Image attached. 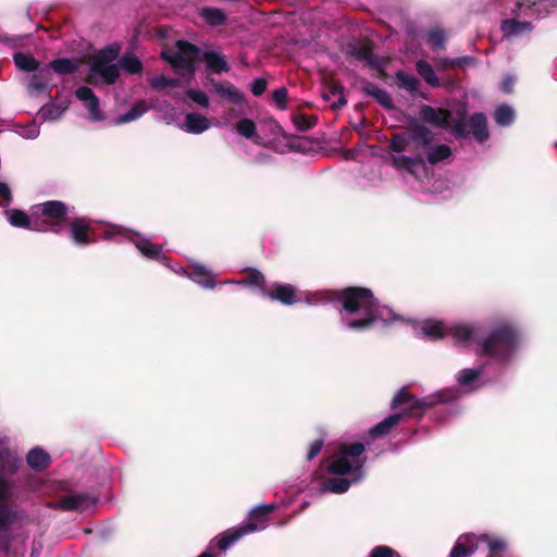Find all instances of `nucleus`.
<instances>
[{
    "label": "nucleus",
    "mask_w": 557,
    "mask_h": 557,
    "mask_svg": "<svg viewBox=\"0 0 557 557\" xmlns=\"http://www.w3.org/2000/svg\"><path fill=\"white\" fill-rule=\"evenodd\" d=\"M420 117L431 125L438 127H449L450 129L454 122L448 111L437 110L428 104L421 107Z\"/></svg>",
    "instance_id": "19"
},
{
    "label": "nucleus",
    "mask_w": 557,
    "mask_h": 557,
    "mask_svg": "<svg viewBox=\"0 0 557 557\" xmlns=\"http://www.w3.org/2000/svg\"><path fill=\"white\" fill-rule=\"evenodd\" d=\"M401 420L400 413H393L386 417L384 420L375 424L369 430V434L372 437H380L386 435L394 429Z\"/></svg>",
    "instance_id": "27"
},
{
    "label": "nucleus",
    "mask_w": 557,
    "mask_h": 557,
    "mask_svg": "<svg viewBox=\"0 0 557 557\" xmlns=\"http://www.w3.org/2000/svg\"><path fill=\"white\" fill-rule=\"evenodd\" d=\"M339 103H341V106H343V104H345V103H346V100H345L344 98H341V99H339Z\"/></svg>",
    "instance_id": "56"
},
{
    "label": "nucleus",
    "mask_w": 557,
    "mask_h": 557,
    "mask_svg": "<svg viewBox=\"0 0 557 557\" xmlns=\"http://www.w3.org/2000/svg\"><path fill=\"white\" fill-rule=\"evenodd\" d=\"M237 283L258 287L265 297L272 300H278L284 305H293L297 301L295 288L292 285L274 284L270 289H267L265 278L263 274L258 271L250 272L246 280Z\"/></svg>",
    "instance_id": "10"
},
{
    "label": "nucleus",
    "mask_w": 557,
    "mask_h": 557,
    "mask_svg": "<svg viewBox=\"0 0 557 557\" xmlns=\"http://www.w3.org/2000/svg\"><path fill=\"white\" fill-rule=\"evenodd\" d=\"M322 446H323V442L322 441H315L313 442L311 445H310V448H309V451H308V455H307V458L309 460L313 459L317 455H319V453L321 451L322 449Z\"/></svg>",
    "instance_id": "53"
},
{
    "label": "nucleus",
    "mask_w": 557,
    "mask_h": 557,
    "mask_svg": "<svg viewBox=\"0 0 557 557\" xmlns=\"http://www.w3.org/2000/svg\"><path fill=\"white\" fill-rule=\"evenodd\" d=\"M267 86V81L258 77L251 82L250 89L255 96H261L265 91Z\"/></svg>",
    "instance_id": "50"
},
{
    "label": "nucleus",
    "mask_w": 557,
    "mask_h": 557,
    "mask_svg": "<svg viewBox=\"0 0 557 557\" xmlns=\"http://www.w3.org/2000/svg\"><path fill=\"white\" fill-rule=\"evenodd\" d=\"M466 110L458 121H454L451 133L456 138H469L472 136L476 141L483 143L487 140L490 134L487 129V120L484 113H474L468 121H465Z\"/></svg>",
    "instance_id": "11"
},
{
    "label": "nucleus",
    "mask_w": 557,
    "mask_h": 557,
    "mask_svg": "<svg viewBox=\"0 0 557 557\" xmlns=\"http://www.w3.org/2000/svg\"><path fill=\"white\" fill-rule=\"evenodd\" d=\"M211 126L210 121L198 113H187L181 128L190 134H201L209 129Z\"/></svg>",
    "instance_id": "23"
},
{
    "label": "nucleus",
    "mask_w": 557,
    "mask_h": 557,
    "mask_svg": "<svg viewBox=\"0 0 557 557\" xmlns=\"http://www.w3.org/2000/svg\"><path fill=\"white\" fill-rule=\"evenodd\" d=\"M484 371V366H480L475 369H463L457 375L458 384L462 387H468L469 391H474L481 386L479 381Z\"/></svg>",
    "instance_id": "25"
},
{
    "label": "nucleus",
    "mask_w": 557,
    "mask_h": 557,
    "mask_svg": "<svg viewBox=\"0 0 557 557\" xmlns=\"http://www.w3.org/2000/svg\"><path fill=\"white\" fill-rule=\"evenodd\" d=\"M186 95L188 96V98L190 100H193L195 103L199 104L201 108L209 107V98L205 91H202L200 89L189 88L186 90Z\"/></svg>",
    "instance_id": "45"
},
{
    "label": "nucleus",
    "mask_w": 557,
    "mask_h": 557,
    "mask_svg": "<svg viewBox=\"0 0 557 557\" xmlns=\"http://www.w3.org/2000/svg\"><path fill=\"white\" fill-rule=\"evenodd\" d=\"M419 333L430 339L442 338L449 334L457 345L463 347H469L478 343L480 346V355L488 356L498 361L509 359L519 341L517 331L509 325L497 327L483 341H480V327L466 323H457L447 326L441 321L429 320L423 323Z\"/></svg>",
    "instance_id": "1"
},
{
    "label": "nucleus",
    "mask_w": 557,
    "mask_h": 557,
    "mask_svg": "<svg viewBox=\"0 0 557 557\" xmlns=\"http://www.w3.org/2000/svg\"><path fill=\"white\" fill-rule=\"evenodd\" d=\"M338 300L343 306L341 322L349 330L363 331L377 321L386 324L401 319L388 307L380 306L368 288L348 287L338 295Z\"/></svg>",
    "instance_id": "2"
},
{
    "label": "nucleus",
    "mask_w": 557,
    "mask_h": 557,
    "mask_svg": "<svg viewBox=\"0 0 557 557\" xmlns=\"http://www.w3.org/2000/svg\"><path fill=\"white\" fill-rule=\"evenodd\" d=\"M28 466L36 470H44L50 465V456L41 448H33L26 457Z\"/></svg>",
    "instance_id": "29"
},
{
    "label": "nucleus",
    "mask_w": 557,
    "mask_h": 557,
    "mask_svg": "<svg viewBox=\"0 0 557 557\" xmlns=\"http://www.w3.org/2000/svg\"><path fill=\"white\" fill-rule=\"evenodd\" d=\"M14 512L5 505H0V552L5 550L10 541V529L14 521Z\"/></svg>",
    "instance_id": "22"
},
{
    "label": "nucleus",
    "mask_w": 557,
    "mask_h": 557,
    "mask_svg": "<svg viewBox=\"0 0 557 557\" xmlns=\"http://www.w3.org/2000/svg\"><path fill=\"white\" fill-rule=\"evenodd\" d=\"M480 544H486L491 555L504 553L507 548V543L502 539H490L487 535L463 534L458 537L448 557H470L476 553Z\"/></svg>",
    "instance_id": "9"
},
{
    "label": "nucleus",
    "mask_w": 557,
    "mask_h": 557,
    "mask_svg": "<svg viewBox=\"0 0 557 557\" xmlns=\"http://www.w3.org/2000/svg\"><path fill=\"white\" fill-rule=\"evenodd\" d=\"M35 73L29 77L27 89L32 95L45 94L54 86L52 82V73L50 67L46 65L34 71Z\"/></svg>",
    "instance_id": "16"
},
{
    "label": "nucleus",
    "mask_w": 557,
    "mask_h": 557,
    "mask_svg": "<svg viewBox=\"0 0 557 557\" xmlns=\"http://www.w3.org/2000/svg\"><path fill=\"white\" fill-rule=\"evenodd\" d=\"M148 110L144 100L137 101L128 111L115 117V124H124L143 116Z\"/></svg>",
    "instance_id": "31"
},
{
    "label": "nucleus",
    "mask_w": 557,
    "mask_h": 557,
    "mask_svg": "<svg viewBox=\"0 0 557 557\" xmlns=\"http://www.w3.org/2000/svg\"><path fill=\"white\" fill-rule=\"evenodd\" d=\"M149 84L154 90H163L166 87H178L181 85L180 78L166 77L162 74L149 78Z\"/></svg>",
    "instance_id": "37"
},
{
    "label": "nucleus",
    "mask_w": 557,
    "mask_h": 557,
    "mask_svg": "<svg viewBox=\"0 0 557 557\" xmlns=\"http://www.w3.org/2000/svg\"><path fill=\"white\" fill-rule=\"evenodd\" d=\"M393 163L397 169L406 170L417 177L419 172H425V163L421 154L394 157Z\"/></svg>",
    "instance_id": "21"
},
{
    "label": "nucleus",
    "mask_w": 557,
    "mask_h": 557,
    "mask_svg": "<svg viewBox=\"0 0 557 557\" xmlns=\"http://www.w3.org/2000/svg\"><path fill=\"white\" fill-rule=\"evenodd\" d=\"M101 228L103 232V238L110 240L122 242L124 239H128L133 242L136 248L147 258L150 259H163L162 257V246L152 244L150 239L141 236L138 233H135L129 230H125L120 225L114 224H101Z\"/></svg>",
    "instance_id": "8"
},
{
    "label": "nucleus",
    "mask_w": 557,
    "mask_h": 557,
    "mask_svg": "<svg viewBox=\"0 0 557 557\" xmlns=\"http://www.w3.org/2000/svg\"><path fill=\"white\" fill-rule=\"evenodd\" d=\"M236 131L239 135L251 139L257 135L256 124L250 119H242L236 124Z\"/></svg>",
    "instance_id": "41"
},
{
    "label": "nucleus",
    "mask_w": 557,
    "mask_h": 557,
    "mask_svg": "<svg viewBox=\"0 0 557 557\" xmlns=\"http://www.w3.org/2000/svg\"><path fill=\"white\" fill-rule=\"evenodd\" d=\"M75 96L78 100H81L84 103V107L88 110L90 120H103V114L99 107V99L91 88L87 86L78 87L75 91Z\"/></svg>",
    "instance_id": "18"
},
{
    "label": "nucleus",
    "mask_w": 557,
    "mask_h": 557,
    "mask_svg": "<svg viewBox=\"0 0 557 557\" xmlns=\"http://www.w3.org/2000/svg\"><path fill=\"white\" fill-rule=\"evenodd\" d=\"M396 79L399 87L406 89L409 92L417 91L420 86L419 79L417 77L408 75L405 72H397Z\"/></svg>",
    "instance_id": "39"
},
{
    "label": "nucleus",
    "mask_w": 557,
    "mask_h": 557,
    "mask_svg": "<svg viewBox=\"0 0 557 557\" xmlns=\"http://www.w3.org/2000/svg\"><path fill=\"white\" fill-rule=\"evenodd\" d=\"M33 215H41L42 220L39 225L50 227L47 232L60 233L67 225L66 208L61 201H47L37 205L33 209Z\"/></svg>",
    "instance_id": "13"
},
{
    "label": "nucleus",
    "mask_w": 557,
    "mask_h": 557,
    "mask_svg": "<svg viewBox=\"0 0 557 557\" xmlns=\"http://www.w3.org/2000/svg\"><path fill=\"white\" fill-rule=\"evenodd\" d=\"M20 458L15 451L3 446L0 442V474L11 475L17 471Z\"/></svg>",
    "instance_id": "24"
},
{
    "label": "nucleus",
    "mask_w": 557,
    "mask_h": 557,
    "mask_svg": "<svg viewBox=\"0 0 557 557\" xmlns=\"http://www.w3.org/2000/svg\"><path fill=\"white\" fill-rule=\"evenodd\" d=\"M493 117L497 125L508 126L515 121V110L508 104H500L495 109Z\"/></svg>",
    "instance_id": "33"
},
{
    "label": "nucleus",
    "mask_w": 557,
    "mask_h": 557,
    "mask_svg": "<svg viewBox=\"0 0 557 557\" xmlns=\"http://www.w3.org/2000/svg\"><path fill=\"white\" fill-rule=\"evenodd\" d=\"M0 198L4 200L5 205L11 203L12 201L11 189L5 183L2 182H0Z\"/></svg>",
    "instance_id": "52"
},
{
    "label": "nucleus",
    "mask_w": 557,
    "mask_h": 557,
    "mask_svg": "<svg viewBox=\"0 0 557 557\" xmlns=\"http://www.w3.org/2000/svg\"><path fill=\"white\" fill-rule=\"evenodd\" d=\"M451 391H442L435 395H431L424 398H417L408 393L407 388H401L393 398L392 409L399 408L398 413L401 414V419L406 416H422L426 408L434 406L437 403H446L453 399Z\"/></svg>",
    "instance_id": "7"
},
{
    "label": "nucleus",
    "mask_w": 557,
    "mask_h": 557,
    "mask_svg": "<svg viewBox=\"0 0 557 557\" xmlns=\"http://www.w3.org/2000/svg\"><path fill=\"white\" fill-rule=\"evenodd\" d=\"M366 90L368 95L372 96L384 108L393 107V99L386 90L374 85L368 86Z\"/></svg>",
    "instance_id": "38"
},
{
    "label": "nucleus",
    "mask_w": 557,
    "mask_h": 557,
    "mask_svg": "<svg viewBox=\"0 0 557 557\" xmlns=\"http://www.w3.org/2000/svg\"><path fill=\"white\" fill-rule=\"evenodd\" d=\"M369 557H399L394 549L388 546L380 545L374 547Z\"/></svg>",
    "instance_id": "46"
},
{
    "label": "nucleus",
    "mask_w": 557,
    "mask_h": 557,
    "mask_svg": "<svg viewBox=\"0 0 557 557\" xmlns=\"http://www.w3.org/2000/svg\"><path fill=\"white\" fill-rule=\"evenodd\" d=\"M22 136L28 139H34L39 135V127L36 124H32L22 131Z\"/></svg>",
    "instance_id": "51"
},
{
    "label": "nucleus",
    "mask_w": 557,
    "mask_h": 557,
    "mask_svg": "<svg viewBox=\"0 0 557 557\" xmlns=\"http://www.w3.org/2000/svg\"><path fill=\"white\" fill-rule=\"evenodd\" d=\"M69 225L71 238L76 245L83 246L95 240V228L85 218H76Z\"/></svg>",
    "instance_id": "15"
},
{
    "label": "nucleus",
    "mask_w": 557,
    "mask_h": 557,
    "mask_svg": "<svg viewBox=\"0 0 557 557\" xmlns=\"http://www.w3.org/2000/svg\"><path fill=\"white\" fill-rule=\"evenodd\" d=\"M97 503L95 496L90 493H76L61 497L60 499L49 503V507L61 509L63 511H85L92 508Z\"/></svg>",
    "instance_id": "14"
},
{
    "label": "nucleus",
    "mask_w": 557,
    "mask_h": 557,
    "mask_svg": "<svg viewBox=\"0 0 557 557\" xmlns=\"http://www.w3.org/2000/svg\"><path fill=\"white\" fill-rule=\"evenodd\" d=\"M462 60H463L465 62H470V61H472V58L467 57V58H463Z\"/></svg>",
    "instance_id": "55"
},
{
    "label": "nucleus",
    "mask_w": 557,
    "mask_h": 557,
    "mask_svg": "<svg viewBox=\"0 0 557 557\" xmlns=\"http://www.w3.org/2000/svg\"><path fill=\"white\" fill-rule=\"evenodd\" d=\"M362 125H363V121H362L360 124H358V126H356V129H358V131H359V129L361 128V126H362Z\"/></svg>",
    "instance_id": "57"
},
{
    "label": "nucleus",
    "mask_w": 557,
    "mask_h": 557,
    "mask_svg": "<svg viewBox=\"0 0 557 557\" xmlns=\"http://www.w3.org/2000/svg\"><path fill=\"white\" fill-rule=\"evenodd\" d=\"M335 295H336L335 293H325V294L317 293L308 299V302L312 304V305L325 304V302L335 300Z\"/></svg>",
    "instance_id": "49"
},
{
    "label": "nucleus",
    "mask_w": 557,
    "mask_h": 557,
    "mask_svg": "<svg viewBox=\"0 0 557 557\" xmlns=\"http://www.w3.org/2000/svg\"><path fill=\"white\" fill-rule=\"evenodd\" d=\"M200 55L206 62V66L209 72L220 74L222 72L230 71V66L224 54L215 50H206L201 52L197 46L186 40H177L174 47L166 48L161 53V57L171 64L174 72L181 77L187 79L193 78L196 71L195 61Z\"/></svg>",
    "instance_id": "3"
},
{
    "label": "nucleus",
    "mask_w": 557,
    "mask_h": 557,
    "mask_svg": "<svg viewBox=\"0 0 557 557\" xmlns=\"http://www.w3.org/2000/svg\"><path fill=\"white\" fill-rule=\"evenodd\" d=\"M181 270L183 273H186L190 280L205 288H213L215 286L209 271L202 265H194L188 273L183 269Z\"/></svg>",
    "instance_id": "28"
},
{
    "label": "nucleus",
    "mask_w": 557,
    "mask_h": 557,
    "mask_svg": "<svg viewBox=\"0 0 557 557\" xmlns=\"http://www.w3.org/2000/svg\"><path fill=\"white\" fill-rule=\"evenodd\" d=\"M9 475L0 474V500H8L13 497V482Z\"/></svg>",
    "instance_id": "44"
},
{
    "label": "nucleus",
    "mask_w": 557,
    "mask_h": 557,
    "mask_svg": "<svg viewBox=\"0 0 557 557\" xmlns=\"http://www.w3.org/2000/svg\"><path fill=\"white\" fill-rule=\"evenodd\" d=\"M9 222L16 227L30 228L38 232H46L50 230L47 225H39V220L36 215L29 216L24 211L12 209L4 211Z\"/></svg>",
    "instance_id": "17"
},
{
    "label": "nucleus",
    "mask_w": 557,
    "mask_h": 557,
    "mask_svg": "<svg viewBox=\"0 0 557 557\" xmlns=\"http://www.w3.org/2000/svg\"><path fill=\"white\" fill-rule=\"evenodd\" d=\"M534 26L530 21H520L515 16L505 18L500 23V30L506 38L519 37L523 34L531 33Z\"/></svg>",
    "instance_id": "20"
},
{
    "label": "nucleus",
    "mask_w": 557,
    "mask_h": 557,
    "mask_svg": "<svg viewBox=\"0 0 557 557\" xmlns=\"http://www.w3.org/2000/svg\"><path fill=\"white\" fill-rule=\"evenodd\" d=\"M431 141V132L421 125L410 128L406 133L394 134L391 148L395 152H405L428 148Z\"/></svg>",
    "instance_id": "12"
},
{
    "label": "nucleus",
    "mask_w": 557,
    "mask_h": 557,
    "mask_svg": "<svg viewBox=\"0 0 557 557\" xmlns=\"http://www.w3.org/2000/svg\"><path fill=\"white\" fill-rule=\"evenodd\" d=\"M513 85H515V78L512 76H506L500 84V89L504 92L509 94L512 91Z\"/></svg>",
    "instance_id": "54"
},
{
    "label": "nucleus",
    "mask_w": 557,
    "mask_h": 557,
    "mask_svg": "<svg viewBox=\"0 0 557 557\" xmlns=\"http://www.w3.org/2000/svg\"><path fill=\"white\" fill-rule=\"evenodd\" d=\"M451 156V149L447 145H436L428 148V161L436 164L448 159Z\"/></svg>",
    "instance_id": "35"
},
{
    "label": "nucleus",
    "mask_w": 557,
    "mask_h": 557,
    "mask_svg": "<svg viewBox=\"0 0 557 557\" xmlns=\"http://www.w3.org/2000/svg\"><path fill=\"white\" fill-rule=\"evenodd\" d=\"M46 66L50 67L51 72L53 71L58 74H73L78 70L79 63L75 59L61 58L53 60Z\"/></svg>",
    "instance_id": "30"
},
{
    "label": "nucleus",
    "mask_w": 557,
    "mask_h": 557,
    "mask_svg": "<svg viewBox=\"0 0 557 557\" xmlns=\"http://www.w3.org/2000/svg\"><path fill=\"white\" fill-rule=\"evenodd\" d=\"M64 108H59L55 106L44 107L41 109V116L45 120H55L62 114Z\"/></svg>",
    "instance_id": "48"
},
{
    "label": "nucleus",
    "mask_w": 557,
    "mask_h": 557,
    "mask_svg": "<svg viewBox=\"0 0 557 557\" xmlns=\"http://www.w3.org/2000/svg\"><path fill=\"white\" fill-rule=\"evenodd\" d=\"M417 72L419 75L431 86L435 87L440 85V79L435 74L431 64L424 60H420L416 64Z\"/></svg>",
    "instance_id": "34"
},
{
    "label": "nucleus",
    "mask_w": 557,
    "mask_h": 557,
    "mask_svg": "<svg viewBox=\"0 0 557 557\" xmlns=\"http://www.w3.org/2000/svg\"><path fill=\"white\" fill-rule=\"evenodd\" d=\"M363 451L364 446L361 443L341 445L338 451L329 459L327 469L333 474L348 478H330L323 483L322 491L341 494L346 492L351 483L361 480L363 476L361 459Z\"/></svg>",
    "instance_id": "4"
},
{
    "label": "nucleus",
    "mask_w": 557,
    "mask_h": 557,
    "mask_svg": "<svg viewBox=\"0 0 557 557\" xmlns=\"http://www.w3.org/2000/svg\"><path fill=\"white\" fill-rule=\"evenodd\" d=\"M120 54V47L111 45L99 50L90 60V78L99 77L106 84H114L120 76V70L137 74L143 70L140 60L134 55H124L116 63Z\"/></svg>",
    "instance_id": "5"
},
{
    "label": "nucleus",
    "mask_w": 557,
    "mask_h": 557,
    "mask_svg": "<svg viewBox=\"0 0 557 557\" xmlns=\"http://www.w3.org/2000/svg\"><path fill=\"white\" fill-rule=\"evenodd\" d=\"M276 507L274 503L257 506L249 512L247 521L216 536L211 542L209 548L200 553L197 557H214L211 552L213 546H218L221 552H225L245 534L264 530L268 527L271 512L275 510Z\"/></svg>",
    "instance_id": "6"
},
{
    "label": "nucleus",
    "mask_w": 557,
    "mask_h": 557,
    "mask_svg": "<svg viewBox=\"0 0 557 557\" xmlns=\"http://www.w3.org/2000/svg\"><path fill=\"white\" fill-rule=\"evenodd\" d=\"M533 5H529V9L534 10V18L545 17L553 7V3L548 0H532Z\"/></svg>",
    "instance_id": "42"
},
{
    "label": "nucleus",
    "mask_w": 557,
    "mask_h": 557,
    "mask_svg": "<svg viewBox=\"0 0 557 557\" xmlns=\"http://www.w3.org/2000/svg\"><path fill=\"white\" fill-rule=\"evenodd\" d=\"M13 60L16 67L25 72H34L40 67L39 62L33 55L27 53L15 52Z\"/></svg>",
    "instance_id": "32"
},
{
    "label": "nucleus",
    "mask_w": 557,
    "mask_h": 557,
    "mask_svg": "<svg viewBox=\"0 0 557 557\" xmlns=\"http://www.w3.org/2000/svg\"><path fill=\"white\" fill-rule=\"evenodd\" d=\"M200 15L211 26L223 25L226 20L224 12L216 8H203Z\"/></svg>",
    "instance_id": "36"
},
{
    "label": "nucleus",
    "mask_w": 557,
    "mask_h": 557,
    "mask_svg": "<svg viewBox=\"0 0 557 557\" xmlns=\"http://www.w3.org/2000/svg\"><path fill=\"white\" fill-rule=\"evenodd\" d=\"M445 40H446L445 33L441 28L432 29L429 33V35H428V44L433 49H442V48H444Z\"/></svg>",
    "instance_id": "43"
},
{
    "label": "nucleus",
    "mask_w": 557,
    "mask_h": 557,
    "mask_svg": "<svg viewBox=\"0 0 557 557\" xmlns=\"http://www.w3.org/2000/svg\"><path fill=\"white\" fill-rule=\"evenodd\" d=\"M529 5H533L532 0H517L511 14L517 17H534V10L529 9Z\"/></svg>",
    "instance_id": "40"
},
{
    "label": "nucleus",
    "mask_w": 557,
    "mask_h": 557,
    "mask_svg": "<svg viewBox=\"0 0 557 557\" xmlns=\"http://www.w3.org/2000/svg\"><path fill=\"white\" fill-rule=\"evenodd\" d=\"M287 89L282 87L273 91V101L277 106L278 109H286V100H287Z\"/></svg>",
    "instance_id": "47"
},
{
    "label": "nucleus",
    "mask_w": 557,
    "mask_h": 557,
    "mask_svg": "<svg viewBox=\"0 0 557 557\" xmlns=\"http://www.w3.org/2000/svg\"><path fill=\"white\" fill-rule=\"evenodd\" d=\"M213 88L222 98H225L235 104L244 102L243 92L231 83L216 82L213 84Z\"/></svg>",
    "instance_id": "26"
}]
</instances>
